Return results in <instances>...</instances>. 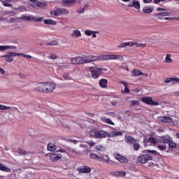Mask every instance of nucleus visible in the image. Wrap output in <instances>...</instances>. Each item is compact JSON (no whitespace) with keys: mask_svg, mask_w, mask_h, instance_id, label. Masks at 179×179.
<instances>
[{"mask_svg":"<svg viewBox=\"0 0 179 179\" xmlns=\"http://www.w3.org/2000/svg\"><path fill=\"white\" fill-rule=\"evenodd\" d=\"M142 153L143 155H141L138 157V163H141L142 164H145V163H148V162L153 160V157L150 155L160 156V153L155 150H144ZM149 153L150 155H149Z\"/></svg>","mask_w":179,"mask_h":179,"instance_id":"obj_1","label":"nucleus"},{"mask_svg":"<svg viewBox=\"0 0 179 179\" xmlns=\"http://www.w3.org/2000/svg\"><path fill=\"white\" fill-rule=\"evenodd\" d=\"M90 135L92 138H94L95 139H103L107 135V131L95 129L90 131Z\"/></svg>","mask_w":179,"mask_h":179,"instance_id":"obj_2","label":"nucleus"},{"mask_svg":"<svg viewBox=\"0 0 179 179\" xmlns=\"http://www.w3.org/2000/svg\"><path fill=\"white\" fill-rule=\"evenodd\" d=\"M141 101L148 106H159V102L154 101L153 98L150 96H143L141 99Z\"/></svg>","mask_w":179,"mask_h":179,"instance_id":"obj_3","label":"nucleus"},{"mask_svg":"<svg viewBox=\"0 0 179 179\" xmlns=\"http://www.w3.org/2000/svg\"><path fill=\"white\" fill-rule=\"evenodd\" d=\"M21 19H22V20H26L27 22H43L44 21V17H36L33 15H30V16H26V15H22L21 17Z\"/></svg>","mask_w":179,"mask_h":179,"instance_id":"obj_4","label":"nucleus"},{"mask_svg":"<svg viewBox=\"0 0 179 179\" xmlns=\"http://www.w3.org/2000/svg\"><path fill=\"white\" fill-rule=\"evenodd\" d=\"M69 11L64 8H57L50 11L52 16H61V15H68Z\"/></svg>","mask_w":179,"mask_h":179,"instance_id":"obj_5","label":"nucleus"},{"mask_svg":"<svg viewBox=\"0 0 179 179\" xmlns=\"http://www.w3.org/2000/svg\"><path fill=\"white\" fill-rule=\"evenodd\" d=\"M13 57H19V53L15 52H8L7 54L2 55L1 58H6L7 62H12L13 61Z\"/></svg>","mask_w":179,"mask_h":179,"instance_id":"obj_6","label":"nucleus"},{"mask_svg":"<svg viewBox=\"0 0 179 179\" xmlns=\"http://www.w3.org/2000/svg\"><path fill=\"white\" fill-rule=\"evenodd\" d=\"M103 57V55L99 56L90 55V56H87L85 57V60L84 61L85 64H89L94 61H103V57Z\"/></svg>","mask_w":179,"mask_h":179,"instance_id":"obj_7","label":"nucleus"},{"mask_svg":"<svg viewBox=\"0 0 179 179\" xmlns=\"http://www.w3.org/2000/svg\"><path fill=\"white\" fill-rule=\"evenodd\" d=\"M71 61L73 65H83V64H86V62H85V57H73L71 59Z\"/></svg>","mask_w":179,"mask_h":179,"instance_id":"obj_8","label":"nucleus"},{"mask_svg":"<svg viewBox=\"0 0 179 179\" xmlns=\"http://www.w3.org/2000/svg\"><path fill=\"white\" fill-rule=\"evenodd\" d=\"M45 156H50V159L51 162H58L59 159H62V155L57 153H48L46 154Z\"/></svg>","mask_w":179,"mask_h":179,"instance_id":"obj_9","label":"nucleus"},{"mask_svg":"<svg viewBox=\"0 0 179 179\" xmlns=\"http://www.w3.org/2000/svg\"><path fill=\"white\" fill-rule=\"evenodd\" d=\"M29 5L31 6H33L34 8H44L45 6V3L40 2L39 1L37 0H29Z\"/></svg>","mask_w":179,"mask_h":179,"instance_id":"obj_10","label":"nucleus"},{"mask_svg":"<svg viewBox=\"0 0 179 179\" xmlns=\"http://www.w3.org/2000/svg\"><path fill=\"white\" fill-rule=\"evenodd\" d=\"M77 171L83 174H90L92 172V169L88 166H84L83 168H77Z\"/></svg>","mask_w":179,"mask_h":179,"instance_id":"obj_11","label":"nucleus"},{"mask_svg":"<svg viewBox=\"0 0 179 179\" xmlns=\"http://www.w3.org/2000/svg\"><path fill=\"white\" fill-rule=\"evenodd\" d=\"M45 86L46 83H39L37 84L36 87H35V90L41 92V93H45Z\"/></svg>","mask_w":179,"mask_h":179,"instance_id":"obj_12","label":"nucleus"},{"mask_svg":"<svg viewBox=\"0 0 179 179\" xmlns=\"http://www.w3.org/2000/svg\"><path fill=\"white\" fill-rule=\"evenodd\" d=\"M115 157V159L118 160L120 163H128L129 162V159L120 154H116Z\"/></svg>","mask_w":179,"mask_h":179,"instance_id":"obj_13","label":"nucleus"},{"mask_svg":"<svg viewBox=\"0 0 179 179\" xmlns=\"http://www.w3.org/2000/svg\"><path fill=\"white\" fill-rule=\"evenodd\" d=\"M160 122H163L164 124L168 123L170 124L173 122V118L169 116H161L159 117Z\"/></svg>","mask_w":179,"mask_h":179,"instance_id":"obj_14","label":"nucleus"},{"mask_svg":"<svg viewBox=\"0 0 179 179\" xmlns=\"http://www.w3.org/2000/svg\"><path fill=\"white\" fill-rule=\"evenodd\" d=\"M46 86L48 87L45 88V93H50L51 92H54V89H55V85L52 83H46Z\"/></svg>","mask_w":179,"mask_h":179,"instance_id":"obj_15","label":"nucleus"},{"mask_svg":"<svg viewBox=\"0 0 179 179\" xmlns=\"http://www.w3.org/2000/svg\"><path fill=\"white\" fill-rule=\"evenodd\" d=\"M129 8H135V9H137V10H139L141 9V3L138 0H133L131 3L128 5Z\"/></svg>","mask_w":179,"mask_h":179,"instance_id":"obj_16","label":"nucleus"},{"mask_svg":"<svg viewBox=\"0 0 179 179\" xmlns=\"http://www.w3.org/2000/svg\"><path fill=\"white\" fill-rule=\"evenodd\" d=\"M171 140V137L169 136H162L159 137V141L161 143H170V141Z\"/></svg>","mask_w":179,"mask_h":179,"instance_id":"obj_17","label":"nucleus"},{"mask_svg":"<svg viewBox=\"0 0 179 179\" xmlns=\"http://www.w3.org/2000/svg\"><path fill=\"white\" fill-rule=\"evenodd\" d=\"M94 67L92 66L90 68V70L91 71L92 76L93 79H99L100 78L101 75L97 73V71H94Z\"/></svg>","mask_w":179,"mask_h":179,"instance_id":"obj_18","label":"nucleus"},{"mask_svg":"<svg viewBox=\"0 0 179 179\" xmlns=\"http://www.w3.org/2000/svg\"><path fill=\"white\" fill-rule=\"evenodd\" d=\"M99 86L102 87V89H107V85L108 83V80L106 78H102L99 80Z\"/></svg>","mask_w":179,"mask_h":179,"instance_id":"obj_19","label":"nucleus"},{"mask_svg":"<svg viewBox=\"0 0 179 179\" xmlns=\"http://www.w3.org/2000/svg\"><path fill=\"white\" fill-rule=\"evenodd\" d=\"M103 61H107L108 59H117V55H103Z\"/></svg>","mask_w":179,"mask_h":179,"instance_id":"obj_20","label":"nucleus"},{"mask_svg":"<svg viewBox=\"0 0 179 179\" xmlns=\"http://www.w3.org/2000/svg\"><path fill=\"white\" fill-rule=\"evenodd\" d=\"M134 45H136V43L126 42V43H122L118 47L119 48H125V47H134Z\"/></svg>","mask_w":179,"mask_h":179,"instance_id":"obj_21","label":"nucleus"},{"mask_svg":"<svg viewBox=\"0 0 179 179\" xmlns=\"http://www.w3.org/2000/svg\"><path fill=\"white\" fill-rule=\"evenodd\" d=\"M164 82L165 83H170L171 82H172V83H178L179 78H177V77L169 78H166Z\"/></svg>","mask_w":179,"mask_h":179,"instance_id":"obj_22","label":"nucleus"},{"mask_svg":"<svg viewBox=\"0 0 179 179\" xmlns=\"http://www.w3.org/2000/svg\"><path fill=\"white\" fill-rule=\"evenodd\" d=\"M112 176L114 177H125L127 176V172L122 171H115L112 173Z\"/></svg>","mask_w":179,"mask_h":179,"instance_id":"obj_23","label":"nucleus"},{"mask_svg":"<svg viewBox=\"0 0 179 179\" xmlns=\"http://www.w3.org/2000/svg\"><path fill=\"white\" fill-rule=\"evenodd\" d=\"M47 149L49 152H55V150H57V145L53 143H49Z\"/></svg>","mask_w":179,"mask_h":179,"instance_id":"obj_24","label":"nucleus"},{"mask_svg":"<svg viewBox=\"0 0 179 179\" xmlns=\"http://www.w3.org/2000/svg\"><path fill=\"white\" fill-rule=\"evenodd\" d=\"M0 170L5 173H12V169H10V168H8V166H5L2 163H0Z\"/></svg>","mask_w":179,"mask_h":179,"instance_id":"obj_25","label":"nucleus"},{"mask_svg":"<svg viewBox=\"0 0 179 179\" xmlns=\"http://www.w3.org/2000/svg\"><path fill=\"white\" fill-rule=\"evenodd\" d=\"M153 6H148L143 8V11L144 13H152L153 12Z\"/></svg>","mask_w":179,"mask_h":179,"instance_id":"obj_26","label":"nucleus"},{"mask_svg":"<svg viewBox=\"0 0 179 179\" xmlns=\"http://www.w3.org/2000/svg\"><path fill=\"white\" fill-rule=\"evenodd\" d=\"M164 16H170V13L167 12L166 10L156 14V17H158V19H160V17H163Z\"/></svg>","mask_w":179,"mask_h":179,"instance_id":"obj_27","label":"nucleus"},{"mask_svg":"<svg viewBox=\"0 0 179 179\" xmlns=\"http://www.w3.org/2000/svg\"><path fill=\"white\" fill-rule=\"evenodd\" d=\"M87 9H89V4L85 3L83 6V8H80L78 9V13H80V15L82 13H85V12H86V10H87Z\"/></svg>","mask_w":179,"mask_h":179,"instance_id":"obj_28","label":"nucleus"},{"mask_svg":"<svg viewBox=\"0 0 179 179\" xmlns=\"http://www.w3.org/2000/svg\"><path fill=\"white\" fill-rule=\"evenodd\" d=\"M136 141V140L135 139V138H134L132 136H127L126 138V139H125L126 143H131V144H132V143H134Z\"/></svg>","mask_w":179,"mask_h":179,"instance_id":"obj_29","label":"nucleus"},{"mask_svg":"<svg viewBox=\"0 0 179 179\" xmlns=\"http://www.w3.org/2000/svg\"><path fill=\"white\" fill-rule=\"evenodd\" d=\"M101 121H105L106 124H109V125H115V123L111 120L110 118L106 119V117H101Z\"/></svg>","mask_w":179,"mask_h":179,"instance_id":"obj_30","label":"nucleus"},{"mask_svg":"<svg viewBox=\"0 0 179 179\" xmlns=\"http://www.w3.org/2000/svg\"><path fill=\"white\" fill-rule=\"evenodd\" d=\"M169 149H176L177 148V143H174V141H173V138H171V141H169Z\"/></svg>","mask_w":179,"mask_h":179,"instance_id":"obj_31","label":"nucleus"},{"mask_svg":"<svg viewBox=\"0 0 179 179\" xmlns=\"http://www.w3.org/2000/svg\"><path fill=\"white\" fill-rule=\"evenodd\" d=\"M95 149H96V150H99V152H106V150H107L106 146L103 145H96Z\"/></svg>","mask_w":179,"mask_h":179,"instance_id":"obj_32","label":"nucleus"},{"mask_svg":"<svg viewBox=\"0 0 179 179\" xmlns=\"http://www.w3.org/2000/svg\"><path fill=\"white\" fill-rule=\"evenodd\" d=\"M12 2H13V0H6L3 1V6H7L8 8H10L12 6Z\"/></svg>","mask_w":179,"mask_h":179,"instance_id":"obj_33","label":"nucleus"},{"mask_svg":"<svg viewBox=\"0 0 179 179\" xmlns=\"http://www.w3.org/2000/svg\"><path fill=\"white\" fill-rule=\"evenodd\" d=\"M63 3L64 5H74L76 3V0H63Z\"/></svg>","mask_w":179,"mask_h":179,"instance_id":"obj_34","label":"nucleus"},{"mask_svg":"<svg viewBox=\"0 0 179 179\" xmlns=\"http://www.w3.org/2000/svg\"><path fill=\"white\" fill-rule=\"evenodd\" d=\"M106 157L107 159H104V157H99L98 155V159L99 160V162H105V163H110V157H108V155H106Z\"/></svg>","mask_w":179,"mask_h":179,"instance_id":"obj_35","label":"nucleus"},{"mask_svg":"<svg viewBox=\"0 0 179 179\" xmlns=\"http://www.w3.org/2000/svg\"><path fill=\"white\" fill-rule=\"evenodd\" d=\"M82 36V33L78 29L74 30L73 33L71 34V37H80Z\"/></svg>","mask_w":179,"mask_h":179,"instance_id":"obj_36","label":"nucleus"},{"mask_svg":"<svg viewBox=\"0 0 179 179\" xmlns=\"http://www.w3.org/2000/svg\"><path fill=\"white\" fill-rule=\"evenodd\" d=\"M142 75H144V74L142 71H141V70L134 69L133 71L134 76H141Z\"/></svg>","mask_w":179,"mask_h":179,"instance_id":"obj_37","label":"nucleus"},{"mask_svg":"<svg viewBox=\"0 0 179 179\" xmlns=\"http://www.w3.org/2000/svg\"><path fill=\"white\" fill-rule=\"evenodd\" d=\"M149 141L150 143H152V145H156V143H159V141H157V138L153 136L149 137Z\"/></svg>","mask_w":179,"mask_h":179,"instance_id":"obj_38","label":"nucleus"},{"mask_svg":"<svg viewBox=\"0 0 179 179\" xmlns=\"http://www.w3.org/2000/svg\"><path fill=\"white\" fill-rule=\"evenodd\" d=\"M171 57V55H166V57L165 58V62H166V64H171V62H173V59Z\"/></svg>","mask_w":179,"mask_h":179,"instance_id":"obj_39","label":"nucleus"},{"mask_svg":"<svg viewBox=\"0 0 179 179\" xmlns=\"http://www.w3.org/2000/svg\"><path fill=\"white\" fill-rule=\"evenodd\" d=\"M13 26L15 27V29H23V27H24V24L22 23H14Z\"/></svg>","mask_w":179,"mask_h":179,"instance_id":"obj_40","label":"nucleus"},{"mask_svg":"<svg viewBox=\"0 0 179 179\" xmlns=\"http://www.w3.org/2000/svg\"><path fill=\"white\" fill-rule=\"evenodd\" d=\"M24 57V58H27V59H31L32 57L29 55H26L24 53H18V57Z\"/></svg>","mask_w":179,"mask_h":179,"instance_id":"obj_41","label":"nucleus"},{"mask_svg":"<svg viewBox=\"0 0 179 179\" xmlns=\"http://www.w3.org/2000/svg\"><path fill=\"white\" fill-rule=\"evenodd\" d=\"M94 67V70L95 71V72H97V73H99V75H101L102 72H103V69L100 68V67H97V66H93Z\"/></svg>","mask_w":179,"mask_h":179,"instance_id":"obj_42","label":"nucleus"},{"mask_svg":"<svg viewBox=\"0 0 179 179\" xmlns=\"http://www.w3.org/2000/svg\"><path fill=\"white\" fill-rule=\"evenodd\" d=\"M133 148H134V150H136V152H138V150H139V149H141V145L139 144V143H135L133 145Z\"/></svg>","mask_w":179,"mask_h":179,"instance_id":"obj_43","label":"nucleus"},{"mask_svg":"<svg viewBox=\"0 0 179 179\" xmlns=\"http://www.w3.org/2000/svg\"><path fill=\"white\" fill-rule=\"evenodd\" d=\"M17 152L19 155H22V156L27 155V151L23 150L22 148H19Z\"/></svg>","mask_w":179,"mask_h":179,"instance_id":"obj_44","label":"nucleus"},{"mask_svg":"<svg viewBox=\"0 0 179 179\" xmlns=\"http://www.w3.org/2000/svg\"><path fill=\"white\" fill-rule=\"evenodd\" d=\"M0 110L5 111V110H10V106H3L0 104Z\"/></svg>","mask_w":179,"mask_h":179,"instance_id":"obj_45","label":"nucleus"},{"mask_svg":"<svg viewBox=\"0 0 179 179\" xmlns=\"http://www.w3.org/2000/svg\"><path fill=\"white\" fill-rule=\"evenodd\" d=\"M48 58H49L50 59H57V58H58V56H57V55H55V53H52L48 57Z\"/></svg>","mask_w":179,"mask_h":179,"instance_id":"obj_46","label":"nucleus"},{"mask_svg":"<svg viewBox=\"0 0 179 179\" xmlns=\"http://www.w3.org/2000/svg\"><path fill=\"white\" fill-rule=\"evenodd\" d=\"M139 106V101L138 100H134L131 101V103H130V106Z\"/></svg>","mask_w":179,"mask_h":179,"instance_id":"obj_47","label":"nucleus"},{"mask_svg":"<svg viewBox=\"0 0 179 179\" xmlns=\"http://www.w3.org/2000/svg\"><path fill=\"white\" fill-rule=\"evenodd\" d=\"M164 20H169V22H174V20H177V22H178L179 19L175 17H165Z\"/></svg>","mask_w":179,"mask_h":179,"instance_id":"obj_48","label":"nucleus"},{"mask_svg":"<svg viewBox=\"0 0 179 179\" xmlns=\"http://www.w3.org/2000/svg\"><path fill=\"white\" fill-rule=\"evenodd\" d=\"M157 148L159 150H162V151L166 150V149H167L166 145H157Z\"/></svg>","mask_w":179,"mask_h":179,"instance_id":"obj_49","label":"nucleus"},{"mask_svg":"<svg viewBox=\"0 0 179 179\" xmlns=\"http://www.w3.org/2000/svg\"><path fill=\"white\" fill-rule=\"evenodd\" d=\"M58 41H52L47 44V45H57Z\"/></svg>","mask_w":179,"mask_h":179,"instance_id":"obj_50","label":"nucleus"},{"mask_svg":"<svg viewBox=\"0 0 179 179\" xmlns=\"http://www.w3.org/2000/svg\"><path fill=\"white\" fill-rule=\"evenodd\" d=\"M6 50H16L17 48V47L15 46V45H6Z\"/></svg>","mask_w":179,"mask_h":179,"instance_id":"obj_51","label":"nucleus"},{"mask_svg":"<svg viewBox=\"0 0 179 179\" xmlns=\"http://www.w3.org/2000/svg\"><path fill=\"white\" fill-rule=\"evenodd\" d=\"M94 31L87 29L85 31V36H92V34L93 33Z\"/></svg>","mask_w":179,"mask_h":179,"instance_id":"obj_52","label":"nucleus"},{"mask_svg":"<svg viewBox=\"0 0 179 179\" xmlns=\"http://www.w3.org/2000/svg\"><path fill=\"white\" fill-rule=\"evenodd\" d=\"M90 157H91V159H98V158H99V155L94 154V153L92 152V153L90 154Z\"/></svg>","mask_w":179,"mask_h":179,"instance_id":"obj_53","label":"nucleus"},{"mask_svg":"<svg viewBox=\"0 0 179 179\" xmlns=\"http://www.w3.org/2000/svg\"><path fill=\"white\" fill-rule=\"evenodd\" d=\"M63 78L66 80H69L71 79V76H69V74L64 73L63 74Z\"/></svg>","mask_w":179,"mask_h":179,"instance_id":"obj_54","label":"nucleus"},{"mask_svg":"<svg viewBox=\"0 0 179 179\" xmlns=\"http://www.w3.org/2000/svg\"><path fill=\"white\" fill-rule=\"evenodd\" d=\"M68 142H71V143H74V145H76V143H78L79 141L78 140H73L72 138H69L67 140Z\"/></svg>","mask_w":179,"mask_h":179,"instance_id":"obj_55","label":"nucleus"},{"mask_svg":"<svg viewBox=\"0 0 179 179\" xmlns=\"http://www.w3.org/2000/svg\"><path fill=\"white\" fill-rule=\"evenodd\" d=\"M131 92V90H129V87L127 85V87H124V91H122V93L128 94Z\"/></svg>","mask_w":179,"mask_h":179,"instance_id":"obj_56","label":"nucleus"},{"mask_svg":"<svg viewBox=\"0 0 179 179\" xmlns=\"http://www.w3.org/2000/svg\"><path fill=\"white\" fill-rule=\"evenodd\" d=\"M155 166H156L157 167H159V164H155L153 162H149L148 167H155Z\"/></svg>","mask_w":179,"mask_h":179,"instance_id":"obj_57","label":"nucleus"},{"mask_svg":"<svg viewBox=\"0 0 179 179\" xmlns=\"http://www.w3.org/2000/svg\"><path fill=\"white\" fill-rule=\"evenodd\" d=\"M136 47H141V48H145L146 47L147 44L146 43H136Z\"/></svg>","mask_w":179,"mask_h":179,"instance_id":"obj_58","label":"nucleus"},{"mask_svg":"<svg viewBox=\"0 0 179 179\" xmlns=\"http://www.w3.org/2000/svg\"><path fill=\"white\" fill-rule=\"evenodd\" d=\"M117 59L118 61H124V57H122V55H116V59Z\"/></svg>","mask_w":179,"mask_h":179,"instance_id":"obj_59","label":"nucleus"},{"mask_svg":"<svg viewBox=\"0 0 179 179\" xmlns=\"http://www.w3.org/2000/svg\"><path fill=\"white\" fill-rule=\"evenodd\" d=\"M99 33L98 31H93V33L92 34V38H96V37H97V35L96 34H99Z\"/></svg>","mask_w":179,"mask_h":179,"instance_id":"obj_60","label":"nucleus"},{"mask_svg":"<svg viewBox=\"0 0 179 179\" xmlns=\"http://www.w3.org/2000/svg\"><path fill=\"white\" fill-rule=\"evenodd\" d=\"M0 51L1 52L6 51V45H0Z\"/></svg>","mask_w":179,"mask_h":179,"instance_id":"obj_61","label":"nucleus"},{"mask_svg":"<svg viewBox=\"0 0 179 179\" xmlns=\"http://www.w3.org/2000/svg\"><path fill=\"white\" fill-rule=\"evenodd\" d=\"M115 136H122V131H115Z\"/></svg>","mask_w":179,"mask_h":179,"instance_id":"obj_62","label":"nucleus"},{"mask_svg":"<svg viewBox=\"0 0 179 179\" xmlns=\"http://www.w3.org/2000/svg\"><path fill=\"white\" fill-rule=\"evenodd\" d=\"M157 10L158 12H166V11L167 10V9L163 8H157Z\"/></svg>","mask_w":179,"mask_h":179,"instance_id":"obj_63","label":"nucleus"},{"mask_svg":"<svg viewBox=\"0 0 179 179\" xmlns=\"http://www.w3.org/2000/svg\"><path fill=\"white\" fill-rule=\"evenodd\" d=\"M18 76H20V78H21V79H24V78H26V75H24V73H20L18 74Z\"/></svg>","mask_w":179,"mask_h":179,"instance_id":"obj_64","label":"nucleus"}]
</instances>
